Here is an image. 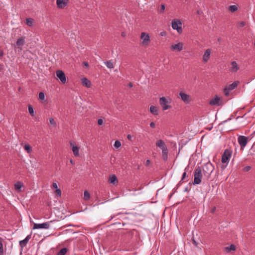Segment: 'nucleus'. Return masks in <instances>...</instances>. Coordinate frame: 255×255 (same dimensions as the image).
I'll list each match as a JSON object with an SVG mask.
<instances>
[{
  "label": "nucleus",
  "instance_id": "nucleus-16",
  "mask_svg": "<svg viewBox=\"0 0 255 255\" xmlns=\"http://www.w3.org/2000/svg\"><path fill=\"white\" fill-rule=\"evenodd\" d=\"M220 99L217 96H215L214 98L211 99L209 102V104L211 105H220L219 102Z\"/></svg>",
  "mask_w": 255,
  "mask_h": 255
},
{
  "label": "nucleus",
  "instance_id": "nucleus-18",
  "mask_svg": "<svg viewBox=\"0 0 255 255\" xmlns=\"http://www.w3.org/2000/svg\"><path fill=\"white\" fill-rule=\"evenodd\" d=\"M156 146L159 147L161 150L167 148V146L163 140L161 139L157 140L156 142Z\"/></svg>",
  "mask_w": 255,
  "mask_h": 255
},
{
  "label": "nucleus",
  "instance_id": "nucleus-14",
  "mask_svg": "<svg viewBox=\"0 0 255 255\" xmlns=\"http://www.w3.org/2000/svg\"><path fill=\"white\" fill-rule=\"evenodd\" d=\"M211 51L212 50L210 49H208L205 51L203 56V61L204 62L206 63L209 60Z\"/></svg>",
  "mask_w": 255,
  "mask_h": 255
},
{
  "label": "nucleus",
  "instance_id": "nucleus-27",
  "mask_svg": "<svg viewBox=\"0 0 255 255\" xmlns=\"http://www.w3.org/2000/svg\"><path fill=\"white\" fill-rule=\"evenodd\" d=\"M67 252L66 248H63L61 249L57 253V255H65Z\"/></svg>",
  "mask_w": 255,
  "mask_h": 255
},
{
  "label": "nucleus",
  "instance_id": "nucleus-1",
  "mask_svg": "<svg viewBox=\"0 0 255 255\" xmlns=\"http://www.w3.org/2000/svg\"><path fill=\"white\" fill-rule=\"evenodd\" d=\"M214 170V166L210 162H207L204 165L203 167V174L207 180L209 178Z\"/></svg>",
  "mask_w": 255,
  "mask_h": 255
},
{
  "label": "nucleus",
  "instance_id": "nucleus-21",
  "mask_svg": "<svg viewBox=\"0 0 255 255\" xmlns=\"http://www.w3.org/2000/svg\"><path fill=\"white\" fill-rule=\"evenodd\" d=\"M109 182L113 184H115L116 183H118L117 177L114 174L110 175L109 178Z\"/></svg>",
  "mask_w": 255,
  "mask_h": 255
},
{
  "label": "nucleus",
  "instance_id": "nucleus-35",
  "mask_svg": "<svg viewBox=\"0 0 255 255\" xmlns=\"http://www.w3.org/2000/svg\"><path fill=\"white\" fill-rule=\"evenodd\" d=\"M121 146V142L119 140H116L115 142V143H114V146L118 148L119 147H120V146Z\"/></svg>",
  "mask_w": 255,
  "mask_h": 255
},
{
  "label": "nucleus",
  "instance_id": "nucleus-28",
  "mask_svg": "<svg viewBox=\"0 0 255 255\" xmlns=\"http://www.w3.org/2000/svg\"><path fill=\"white\" fill-rule=\"evenodd\" d=\"M26 23L29 26H31L33 25V20L30 18H27L26 19Z\"/></svg>",
  "mask_w": 255,
  "mask_h": 255
},
{
  "label": "nucleus",
  "instance_id": "nucleus-57",
  "mask_svg": "<svg viewBox=\"0 0 255 255\" xmlns=\"http://www.w3.org/2000/svg\"><path fill=\"white\" fill-rule=\"evenodd\" d=\"M70 162L72 163H73V160H70Z\"/></svg>",
  "mask_w": 255,
  "mask_h": 255
},
{
  "label": "nucleus",
  "instance_id": "nucleus-51",
  "mask_svg": "<svg viewBox=\"0 0 255 255\" xmlns=\"http://www.w3.org/2000/svg\"><path fill=\"white\" fill-rule=\"evenodd\" d=\"M3 52L2 50H0V58L3 56Z\"/></svg>",
  "mask_w": 255,
  "mask_h": 255
},
{
  "label": "nucleus",
  "instance_id": "nucleus-41",
  "mask_svg": "<svg viewBox=\"0 0 255 255\" xmlns=\"http://www.w3.org/2000/svg\"><path fill=\"white\" fill-rule=\"evenodd\" d=\"M186 172L185 171L182 175V177L181 180L179 182V183L178 184V186L179 185V184H180L181 183L182 180H184V179L186 177Z\"/></svg>",
  "mask_w": 255,
  "mask_h": 255
},
{
  "label": "nucleus",
  "instance_id": "nucleus-54",
  "mask_svg": "<svg viewBox=\"0 0 255 255\" xmlns=\"http://www.w3.org/2000/svg\"><path fill=\"white\" fill-rule=\"evenodd\" d=\"M84 65H85L86 67H88V66H89L88 63L87 62H84Z\"/></svg>",
  "mask_w": 255,
  "mask_h": 255
},
{
  "label": "nucleus",
  "instance_id": "nucleus-56",
  "mask_svg": "<svg viewBox=\"0 0 255 255\" xmlns=\"http://www.w3.org/2000/svg\"><path fill=\"white\" fill-rule=\"evenodd\" d=\"M115 216H116L115 215H114V216H112V217H111V219H113V218H115Z\"/></svg>",
  "mask_w": 255,
  "mask_h": 255
},
{
  "label": "nucleus",
  "instance_id": "nucleus-26",
  "mask_svg": "<svg viewBox=\"0 0 255 255\" xmlns=\"http://www.w3.org/2000/svg\"><path fill=\"white\" fill-rule=\"evenodd\" d=\"M104 63L105 64V65L107 68H108L109 69H114V64L113 63V62H112L111 60L105 61V62H104Z\"/></svg>",
  "mask_w": 255,
  "mask_h": 255
},
{
  "label": "nucleus",
  "instance_id": "nucleus-40",
  "mask_svg": "<svg viewBox=\"0 0 255 255\" xmlns=\"http://www.w3.org/2000/svg\"><path fill=\"white\" fill-rule=\"evenodd\" d=\"M49 122L50 124L53 125L54 126H56V123L53 118L50 119Z\"/></svg>",
  "mask_w": 255,
  "mask_h": 255
},
{
  "label": "nucleus",
  "instance_id": "nucleus-32",
  "mask_svg": "<svg viewBox=\"0 0 255 255\" xmlns=\"http://www.w3.org/2000/svg\"><path fill=\"white\" fill-rule=\"evenodd\" d=\"M90 198V193L87 191H85L84 193V198L85 200H88Z\"/></svg>",
  "mask_w": 255,
  "mask_h": 255
},
{
  "label": "nucleus",
  "instance_id": "nucleus-34",
  "mask_svg": "<svg viewBox=\"0 0 255 255\" xmlns=\"http://www.w3.org/2000/svg\"><path fill=\"white\" fill-rule=\"evenodd\" d=\"M28 112L30 115L32 116H34V110L31 105L28 106Z\"/></svg>",
  "mask_w": 255,
  "mask_h": 255
},
{
  "label": "nucleus",
  "instance_id": "nucleus-20",
  "mask_svg": "<svg viewBox=\"0 0 255 255\" xmlns=\"http://www.w3.org/2000/svg\"><path fill=\"white\" fill-rule=\"evenodd\" d=\"M239 82L238 81H236L234 82L232 84L229 85L227 87L229 90H233L235 89L238 86Z\"/></svg>",
  "mask_w": 255,
  "mask_h": 255
},
{
  "label": "nucleus",
  "instance_id": "nucleus-17",
  "mask_svg": "<svg viewBox=\"0 0 255 255\" xmlns=\"http://www.w3.org/2000/svg\"><path fill=\"white\" fill-rule=\"evenodd\" d=\"M30 238L31 235H28L24 240H21L19 242V246L21 248L24 247L27 245Z\"/></svg>",
  "mask_w": 255,
  "mask_h": 255
},
{
  "label": "nucleus",
  "instance_id": "nucleus-19",
  "mask_svg": "<svg viewBox=\"0 0 255 255\" xmlns=\"http://www.w3.org/2000/svg\"><path fill=\"white\" fill-rule=\"evenodd\" d=\"M168 150L167 148L162 149V156L163 160L166 161L168 159Z\"/></svg>",
  "mask_w": 255,
  "mask_h": 255
},
{
  "label": "nucleus",
  "instance_id": "nucleus-6",
  "mask_svg": "<svg viewBox=\"0 0 255 255\" xmlns=\"http://www.w3.org/2000/svg\"><path fill=\"white\" fill-rule=\"evenodd\" d=\"M52 221L47 222L42 224L34 223L33 229H48L50 227V224Z\"/></svg>",
  "mask_w": 255,
  "mask_h": 255
},
{
  "label": "nucleus",
  "instance_id": "nucleus-45",
  "mask_svg": "<svg viewBox=\"0 0 255 255\" xmlns=\"http://www.w3.org/2000/svg\"><path fill=\"white\" fill-rule=\"evenodd\" d=\"M196 12V14H198V15H201V14H203V11L201 10H199V9L197 10Z\"/></svg>",
  "mask_w": 255,
  "mask_h": 255
},
{
  "label": "nucleus",
  "instance_id": "nucleus-24",
  "mask_svg": "<svg viewBox=\"0 0 255 255\" xmlns=\"http://www.w3.org/2000/svg\"><path fill=\"white\" fill-rule=\"evenodd\" d=\"M231 65H232V68H231L233 72H236L239 69L238 65L236 61L232 62Z\"/></svg>",
  "mask_w": 255,
  "mask_h": 255
},
{
  "label": "nucleus",
  "instance_id": "nucleus-53",
  "mask_svg": "<svg viewBox=\"0 0 255 255\" xmlns=\"http://www.w3.org/2000/svg\"><path fill=\"white\" fill-rule=\"evenodd\" d=\"M216 211V207H214L213 208H212L211 209V212L212 213H214V212Z\"/></svg>",
  "mask_w": 255,
  "mask_h": 255
},
{
  "label": "nucleus",
  "instance_id": "nucleus-8",
  "mask_svg": "<svg viewBox=\"0 0 255 255\" xmlns=\"http://www.w3.org/2000/svg\"><path fill=\"white\" fill-rule=\"evenodd\" d=\"M140 38L142 40V44L144 45H147L150 42V36L145 32L141 33Z\"/></svg>",
  "mask_w": 255,
  "mask_h": 255
},
{
  "label": "nucleus",
  "instance_id": "nucleus-48",
  "mask_svg": "<svg viewBox=\"0 0 255 255\" xmlns=\"http://www.w3.org/2000/svg\"><path fill=\"white\" fill-rule=\"evenodd\" d=\"M150 161L149 159L147 160L145 162L146 166H148L150 164Z\"/></svg>",
  "mask_w": 255,
  "mask_h": 255
},
{
  "label": "nucleus",
  "instance_id": "nucleus-47",
  "mask_svg": "<svg viewBox=\"0 0 255 255\" xmlns=\"http://www.w3.org/2000/svg\"><path fill=\"white\" fill-rule=\"evenodd\" d=\"M150 127L152 128H154L155 127V124L153 122H151L150 124Z\"/></svg>",
  "mask_w": 255,
  "mask_h": 255
},
{
  "label": "nucleus",
  "instance_id": "nucleus-3",
  "mask_svg": "<svg viewBox=\"0 0 255 255\" xmlns=\"http://www.w3.org/2000/svg\"><path fill=\"white\" fill-rule=\"evenodd\" d=\"M170 103L171 100L169 98L162 97L159 99V104L163 111L167 110L171 108V106L169 105Z\"/></svg>",
  "mask_w": 255,
  "mask_h": 255
},
{
  "label": "nucleus",
  "instance_id": "nucleus-58",
  "mask_svg": "<svg viewBox=\"0 0 255 255\" xmlns=\"http://www.w3.org/2000/svg\"><path fill=\"white\" fill-rule=\"evenodd\" d=\"M254 46L255 47V42H254Z\"/></svg>",
  "mask_w": 255,
  "mask_h": 255
},
{
  "label": "nucleus",
  "instance_id": "nucleus-2",
  "mask_svg": "<svg viewBox=\"0 0 255 255\" xmlns=\"http://www.w3.org/2000/svg\"><path fill=\"white\" fill-rule=\"evenodd\" d=\"M194 184H199L201 182L202 177V168L201 167H197L194 171Z\"/></svg>",
  "mask_w": 255,
  "mask_h": 255
},
{
  "label": "nucleus",
  "instance_id": "nucleus-44",
  "mask_svg": "<svg viewBox=\"0 0 255 255\" xmlns=\"http://www.w3.org/2000/svg\"><path fill=\"white\" fill-rule=\"evenodd\" d=\"M103 123V121L102 119H100L98 120V124L99 125H102Z\"/></svg>",
  "mask_w": 255,
  "mask_h": 255
},
{
  "label": "nucleus",
  "instance_id": "nucleus-12",
  "mask_svg": "<svg viewBox=\"0 0 255 255\" xmlns=\"http://www.w3.org/2000/svg\"><path fill=\"white\" fill-rule=\"evenodd\" d=\"M25 37L24 36H21L20 38H19L16 41V45L18 46V48H19L20 50H22V47L25 44Z\"/></svg>",
  "mask_w": 255,
  "mask_h": 255
},
{
  "label": "nucleus",
  "instance_id": "nucleus-22",
  "mask_svg": "<svg viewBox=\"0 0 255 255\" xmlns=\"http://www.w3.org/2000/svg\"><path fill=\"white\" fill-rule=\"evenodd\" d=\"M82 83L83 85L85 86L86 87H90L91 83L90 81L87 79L86 78H83L82 79Z\"/></svg>",
  "mask_w": 255,
  "mask_h": 255
},
{
  "label": "nucleus",
  "instance_id": "nucleus-25",
  "mask_svg": "<svg viewBox=\"0 0 255 255\" xmlns=\"http://www.w3.org/2000/svg\"><path fill=\"white\" fill-rule=\"evenodd\" d=\"M23 184L20 182H17L14 184L15 189L17 192H20L21 191V188L22 187Z\"/></svg>",
  "mask_w": 255,
  "mask_h": 255
},
{
  "label": "nucleus",
  "instance_id": "nucleus-49",
  "mask_svg": "<svg viewBox=\"0 0 255 255\" xmlns=\"http://www.w3.org/2000/svg\"><path fill=\"white\" fill-rule=\"evenodd\" d=\"M127 138L129 140H131L132 136L130 134H128V136H127Z\"/></svg>",
  "mask_w": 255,
  "mask_h": 255
},
{
  "label": "nucleus",
  "instance_id": "nucleus-36",
  "mask_svg": "<svg viewBox=\"0 0 255 255\" xmlns=\"http://www.w3.org/2000/svg\"><path fill=\"white\" fill-rule=\"evenodd\" d=\"M165 8V5L164 4H161L160 9L159 10V12L160 13H162L164 12Z\"/></svg>",
  "mask_w": 255,
  "mask_h": 255
},
{
  "label": "nucleus",
  "instance_id": "nucleus-31",
  "mask_svg": "<svg viewBox=\"0 0 255 255\" xmlns=\"http://www.w3.org/2000/svg\"><path fill=\"white\" fill-rule=\"evenodd\" d=\"M24 148L28 153H30L32 150L30 145L28 144L24 145Z\"/></svg>",
  "mask_w": 255,
  "mask_h": 255
},
{
  "label": "nucleus",
  "instance_id": "nucleus-37",
  "mask_svg": "<svg viewBox=\"0 0 255 255\" xmlns=\"http://www.w3.org/2000/svg\"><path fill=\"white\" fill-rule=\"evenodd\" d=\"M39 99L40 100H44L45 98V95L43 92H41L39 93Z\"/></svg>",
  "mask_w": 255,
  "mask_h": 255
},
{
  "label": "nucleus",
  "instance_id": "nucleus-52",
  "mask_svg": "<svg viewBox=\"0 0 255 255\" xmlns=\"http://www.w3.org/2000/svg\"><path fill=\"white\" fill-rule=\"evenodd\" d=\"M193 244H194L195 246H197V242H196L195 240H194V239L193 240Z\"/></svg>",
  "mask_w": 255,
  "mask_h": 255
},
{
  "label": "nucleus",
  "instance_id": "nucleus-23",
  "mask_svg": "<svg viewBox=\"0 0 255 255\" xmlns=\"http://www.w3.org/2000/svg\"><path fill=\"white\" fill-rule=\"evenodd\" d=\"M150 112L154 115H157L158 114V108L154 106H151L150 107Z\"/></svg>",
  "mask_w": 255,
  "mask_h": 255
},
{
  "label": "nucleus",
  "instance_id": "nucleus-30",
  "mask_svg": "<svg viewBox=\"0 0 255 255\" xmlns=\"http://www.w3.org/2000/svg\"><path fill=\"white\" fill-rule=\"evenodd\" d=\"M226 249L228 251V252H230L231 251H235L236 249V247L234 245H231L229 247H227L226 248Z\"/></svg>",
  "mask_w": 255,
  "mask_h": 255
},
{
  "label": "nucleus",
  "instance_id": "nucleus-15",
  "mask_svg": "<svg viewBox=\"0 0 255 255\" xmlns=\"http://www.w3.org/2000/svg\"><path fill=\"white\" fill-rule=\"evenodd\" d=\"M70 145L72 147V150L74 155L75 156H79V151L80 148L78 146H77V145L73 144L72 142L70 143Z\"/></svg>",
  "mask_w": 255,
  "mask_h": 255
},
{
  "label": "nucleus",
  "instance_id": "nucleus-7",
  "mask_svg": "<svg viewBox=\"0 0 255 255\" xmlns=\"http://www.w3.org/2000/svg\"><path fill=\"white\" fill-rule=\"evenodd\" d=\"M248 137L243 135H240L238 137V142L242 148L245 147L247 144Z\"/></svg>",
  "mask_w": 255,
  "mask_h": 255
},
{
  "label": "nucleus",
  "instance_id": "nucleus-10",
  "mask_svg": "<svg viewBox=\"0 0 255 255\" xmlns=\"http://www.w3.org/2000/svg\"><path fill=\"white\" fill-rule=\"evenodd\" d=\"M56 76L61 81V82L64 84L66 82V78L64 73L61 70H57L56 71Z\"/></svg>",
  "mask_w": 255,
  "mask_h": 255
},
{
  "label": "nucleus",
  "instance_id": "nucleus-43",
  "mask_svg": "<svg viewBox=\"0 0 255 255\" xmlns=\"http://www.w3.org/2000/svg\"><path fill=\"white\" fill-rule=\"evenodd\" d=\"M251 167L250 166H247L244 168V170L245 171H249L251 169Z\"/></svg>",
  "mask_w": 255,
  "mask_h": 255
},
{
  "label": "nucleus",
  "instance_id": "nucleus-55",
  "mask_svg": "<svg viewBox=\"0 0 255 255\" xmlns=\"http://www.w3.org/2000/svg\"><path fill=\"white\" fill-rule=\"evenodd\" d=\"M128 86H129V87H130V88H131V87H133V84H132L131 83H129L128 84Z\"/></svg>",
  "mask_w": 255,
  "mask_h": 255
},
{
  "label": "nucleus",
  "instance_id": "nucleus-42",
  "mask_svg": "<svg viewBox=\"0 0 255 255\" xmlns=\"http://www.w3.org/2000/svg\"><path fill=\"white\" fill-rule=\"evenodd\" d=\"M56 193L57 196H60L61 195V191L60 189H56Z\"/></svg>",
  "mask_w": 255,
  "mask_h": 255
},
{
  "label": "nucleus",
  "instance_id": "nucleus-38",
  "mask_svg": "<svg viewBox=\"0 0 255 255\" xmlns=\"http://www.w3.org/2000/svg\"><path fill=\"white\" fill-rule=\"evenodd\" d=\"M230 91V90H228V89L227 87L226 88H225L224 90L225 95L226 96H228L229 95Z\"/></svg>",
  "mask_w": 255,
  "mask_h": 255
},
{
  "label": "nucleus",
  "instance_id": "nucleus-9",
  "mask_svg": "<svg viewBox=\"0 0 255 255\" xmlns=\"http://www.w3.org/2000/svg\"><path fill=\"white\" fill-rule=\"evenodd\" d=\"M184 44L182 42H179L177 44H173L171 46L172 51L180 52L183 49Z\"/></svg>",
  "mask_w": 255,
  "mask_h": 255
},
{
  "label": "nucleus",
  "instance_id": "nucleus-39",
  "mask_svg": "<svg viewBox=\"0 0 255 255\" xmlns=\"http://www.w3.org/2000/svg\"><path fill=\"white\" fill-rule=\"evenodd\" d=\"M246 25V22L245 21H241L238 23V26L239 27H244Z\"/></svg>",
  "mask_w": 255,
  "mask_h": 255
},
{
  "label": "nucleus",
  "instance_id": "nucleus-5",
  "mask_svg": "<svg viewBox=\"0 0 255 255\" xmlns=\"http://www.w3.org/2000/svg\"><path fill=\"white\" fill-rule=\"evenodd\" d=\"M231 155L232 151L229 149H226L222 155V162L223 163H228Z\"/></svg>",
  "mask_w": 255,
  "mask_h": 255
},
{
  "label": "nucleus",
  "instance_id": "nucleus-50",
  "mask_svg": "<svg viewBox=\"0 0 255 255\" xmlns=\"http://www.w3.org/2000/svg\"><path fill=\"white\" fill-rule=\"evenodd\" d=\"M160 35L161 36H165V35H166V32H165V31L161 32L160 33Z\"/></svg>",
  "mask_w": 255,
  "mask_h": 255
},
{
  "label": "nucleus",
  "instance_id": "nucleus-46",
  "mask_svg": "<svg viewBox=\"0 0 255 255\" xmlns=\"http://www.w3.org/2000/svg\"><path fill=\"white\" fill-rule=\"evenodd\" d=\"M52 186H53V188H54L55 189H58L57 185L56 183H53L52 184Z\"/></svg>",
  "mask_w": 255,
  "mask_h": 255
},
{
  "label": "nucleus",
  "instance_id": "nucleus-29",
  "mask_svg": "<svg viewBox=\"0 0 255 255\" xmlns=\"http://www.w3.org/2000/svg\"><path fill=\"white\" fill-rule=\"evenodd\" d=\"M229 10L233 12L238 10V7L236 5H232L229 6Z\"/></svg>",
  "mask_w": 255,
  "mask_h": 255
},
{
  "label": "nucleus",
  "instance_id": "nucleus-11",
  "mask_svg": "<svg viewBox=\"0 0 255 255\" xmlns=\"http://www.w3.org/2000/svg\"><path fill=\"white\" fill-rule=\"evenodd\" d=\"M179 95L182 100L186 103H189L191 100V97L183 92H180Z\"/></svg>",
  "mask_w": 255,
  "mask_h": 255
},
{
  "label": "nucleus",
  "instance_id": "nucleus-13",
  "mask_svg": "<svg viewBox=\"0 0 255 255\" xmlns=\"http://www.w3.org/2000/svg\"><path fill=\"white\" fill-rule=\"evenodd\" d=\"M68 0H56V4L59 8H64L68 3Z\"/></svg>",
  "mask_w": 255,
  "mask_h": 255
},
{
  "label": "nucleus",
  "instance_id": "nucleus-33",
  "mask_svg": "<svg viewBox=\"0 0 255 255\" xmlns=\"http://www.w3.org/2000/svg\"><path fill=\"white\" fill-rule=\"evenodd\" d=\"M2 240V239L0 238V255H3V248Z\"/></svg>",
  "mask_w": 255,
  "mask_h": 255
},
{
  "label": "nucleus",
  "instance_id": "nucleus-4",
  "mask_svg": "<svg viewBox=\"0 0 255 255\" xmlns=\"http://www.w3.org/2000/svg\"><path fill=\"white\" fill-rule=\"evenodd\" d=\"M171 24L172 28L174 30H176L178 33L181 34L182 32V23L180 19H173L172 20Z\"/></svg>",
  "mask_w": 255,
  "mask_h": 255
}]
</instances>
